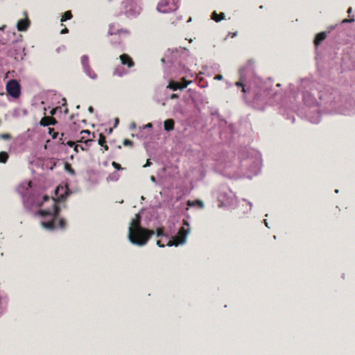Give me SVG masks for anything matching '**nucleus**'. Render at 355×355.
<instances>
[{"instance_id": "26", "label": "nucleus", "mask_w": 355, "mask_h": 355, "mask_svg": "<svg viewBox=\"0 0 355 355\" xmlns=\"http://www.w3.org/2000/svg\"><path fill=\"white\" fill-rule=\"evenodd\" d=\"M211 114L212 116H216V117L220 122H221L224 124H227L226 120L220 114L218 110H214V111L211 112Z\"/></svg>"}, {"instance_id": "21", "label": "nucleus", "mask_w": 355, "mask_h": 355, "mask_svg": "<svg viewBox=\"0 0 355 355\" xmlns=\"http://www.w3.org/2000/svg\"><path fill=\"white\" fill-rule=\"evenodd\" d=\"M187 205L189 207L198 206L199 208H203L204 207L203 202L200 200H189L187 202Z\"/></svg>"}, {"instance_id": "24", "label": "nucleus", "mask_w": 355, "mask_h": 355, "mask_svg": "<svg viewBox=\"0 0 355 355\" xmlns=\"http://www.w3.org/2000/svg\"><path fill=\"white\" fill-rule=\"evenodd\" d=\"M90 134H91V132L89 130H82L80 132V135L82 136H81L80 139H78L77 141L80 142V143L84 142L86 139H87V137L88 136H89Z\"/></svg>"}, {"instance_id": "10", "label": "nucleus", "mask_w": 355, "mask_h": 355, "mask_svg": "<svg viewBox=\"0 0 355 355\" xmlns=\"http://www.w3.org/2000/svg\"><path fill=\"white\" fill-rule=\"evenodd\" d=\"M6 92L8 95L14 98H18L21 94V86L19 82L15 79H11L8 81L6 86Z\"/></svg>"}, {"instance_id": "8", "label": "nucleus", "mask_w": 355, "mask_h": 355, "mask_svg": "<svg viewBox=\"0 0 355 355\" xmlns=\"http://www.w3.org/2000/svg\"><path fill=\"white\" fill-rule=\"evenodd\" d=\"M254 61L252 59L249 60L247 62L245 66L241 67L239 69V74L242 80L253 78L254 80L257 78L254 76Z\"/></svg>"}, {"instance_id": "38", "label": "nucleus", "mask_w": 355, "mask_h": 355, "mask_svg": "<svg viewBox=\"0 0 355 355\" xmlns=\"http://www.w3.org/2000/svg\"><path fill=\"white\" fill-rule=\"evenodd\" d=\"M164 235V234L163 229L162 228H157V236H162Z\"/></svg>"}, {"instance_id": "63", "label": "nucleus", "mask_w": 355, "mask_h": 355, "mask_svg": "<svg viewBox=\"0 0 355 355\" xmlns=\"http://www.w3.org/2000/svg\"><path fill=\"white\" fill-rule=\"evenodd\" d=\"M280 85H280L279 83H278V84H277V85H276V86H277V87H280Z\"/></svg>"}, {"instance_id": "56", "label": "nucleus", "mask_w": 355, "mask_h": 355, "mask_svg": "<svg viewBox=\"0 0 355 355\" xmlns=\"http://www.w3.org/2000/svg\"><path fill=\"white\" fill-rule=\"evenodd\" d=\"M103 147L104 148V149H105V150H108V148H108V146H107L106 144H104V146H103Z\"/></svg>"}, {"instance_id": "19", "label": "nucleus", "mask_w": 355, "mask_h": 355, "mask_svg": "<svg viewBox=\"0 0 355 355\" xmlns=\"http://www.w3.org/2000/svg\"><path fill=\"white\" fill-rule=\"evenodd\" d=\"M175 121L172 119H166L164 122V129L166 132H170L174 129Z\"/></svg>"}, {"instance_id": "45", "label": "nucleus", "mask_w": 355, "mask_h": 355, "mask_svg": "<svg viewBox=\"0 0 355 355\" xmlns=\"http://www.w3.org/2000/svg\"><path fill=\"white\" fill-rule=\"evenodd\" d=\"M153 128V125H152V123H150L144 125V128Z\"/></svg>"}, {"instance_id": "36", "label": "nucleus", "mask_w": 355, "mask_h": 355, "mask_svg": "<svg viewBox=\"0 0 355 355\" xmlns=\"http://www.w3.org/2000/svg\"><path fill=\"white\" fill-rule=\"evenodd\" d=\"M57 123H58V121L53 116H50L49 125H54Z\"/></svg>"}, {"instance_id": "13", "label": "nucleus", "mask_w": 355, "mask_h": 355, "mask_svg": "<svg viewBox=\"0 0 355 355\" xmlns=\"http://www.w3.org/2000/svg\"><path fill=\"white\" fill-rule=\"evenodd\" d=\"M261 171V162L259 160L256 159L252 161L250 166L248 168V174L246 175V178H252V176H255L259 174Z\"/></svg>"}, {"instance_id": "41", "label": "nucleus", "mask_w": 355, "mask_h": 355, "mask_svg": "<svg viewBox=\"0 0 355 355\" xmlns=\"http://www.w3.org/2000/svg\"><path fill=\"white\" fill-rule=\"evenodd\" d=\"M66 145L69 146V147H74L75 143L73 141H68L66 143Z\"/></svg>"}, {"instance_id": "31", "label": "nucleus", "mask_w": 355, "mask_h": 355, "mask_svg": "<svg viewBox=\"0 0 355 355\" xmlns=\"http://www.w3.org/2000/svg\"><path fill=\"white\" fill-rule=\"evenodd\" d=\"M64 168L66 171H67L70 173V175H74L76 174L75 171L72 168L70 164L66 163L64 165Z\"/></svg>"}, {"instance_id": "3", "label": "nucleus", "mask_w": 355, "mask_h": 355, "mask_svg": "<svg viewBox=\"0 0 355 355\" xmlns=\"http://www.w3.org/2000/svg\"><path fill=\"white\" fill-rule=\"evenodd\" d=\"M141 218L139 214L132 219L128 228V237L134 245L142 246L147 243L150 238L155 234L153 230L141 226Z\"/></svg>"}, {"instance_id": "64", "label": "nucleus", "mask_w": 355, "mask_h": 355, "mask_svg": "<svg viewBox=\"0 0 355 355\" xmlns=\"http://www.w3.org/2000/svg\"><path fill=\"white\" fill-rule=\"evenodd\" d=\"M259 8H260V9H263V6H259Z\"/></svg>"}, {"instance_id": "57", "label": "nucleus", "mask_w": 355, "mask_h": 355, "mask_svg": "<svg viewBox=\"0 0 355 355\" xmlns=\"http://www.w3.org/2000/svg\"><path fill=\"white\" fill-rule=\"evenodd\" d=\"M62 101H63L62 105H67V100L65 98H62Z\"/></svg>"}, {"instance_id": "11", "label": "nucleus", "mask_w": 355, "mask_h": 355, "mask_svg": "<svg viewBox=\"0 0 355 355\" xmlns=\"http://www.w3.org/2000/svg\"><path fill=\"white\" fill-rule=\"evenodd\" d=\"M191 82L187 81L184 78H182V82H177L173 80H169L168 85L166 88L173 91L178 89L182 90L186 88Z\"/></svg>"}, {"instance_id": "39", "label": "nucleus", "mask_w": 355, "mask_h": 355, "mask_svg": "<svg viewBox=\"0 0 355 355\" xmlns=\"http://www.w3.org/2000/svg\"><path fill=\"white\" fill-rule=\"evenodd\" d=\"M112 165L116 170L123 169L121 165L115 162H112Z\"/></svg>"}, {"instance_id": "2", "label": "nucleus", "mask_w": 355, "mask_h": 355, "mask_svg": "<svg viewBox=\"0 0 355 355\" xmlns=\"http://www.w3.org/2000/svg\"><path fill=\"white\" fill-rule=\"evenodd\" d=\"M247 80H242L240 78V81L236 82V85L238 87H241L242 92L254 101H264L269 96L275 94V93H271L270 85L266 83H263L259 78H255L248 85L244 83Z\"/></svg>"}, {"instance_id": "30", "label": "nucleus", "mask_w": 355, "mask_h": 355, "mask_svg": "<svg viewBox=\"0 0 355 355\" xmlns=\"http://www.w3.org/2000/svg\"><path fill=\"white\" fill-rule=\"evenodd\" d=\"M50 116H44L40 121V124L42 126H49Z\"/></svg>"}, {"instance_id": "40", "label": "nucleus", "mask_w": 355, "mask_h": 355, "mask_svg": "<svg viewBox=\"0 0 355 355\" xmlns=\"http://www.w3.org/2000/svg\"><path fill=\"white\" fill-rule=\"evenodd\" d=\"M354 21V18H351V19H345L343 20L342 23L343 24H345V23H351V22H353Z\"/></svg>"}, {"instance_id": "6", "label": "nucleus", "mask_w": 355, "mask_h": 355, "mask_svg": "<svg viewBox=\"0 0 355 355\" xmlns=\"http://www.w3.org/2000/svg\"><path fill=\"white\" fill-rule=\"evenodd\" d=\"M141 0H124L121 3V12L128 18L139 15L141 8Z\"/></svg>"}, {"instance_id": "58", "label": "nucleus", "mask_w": 355, "mask_h": 355, "mask_svg": "<svg viewBox=\"0 0 355 355\" xmlns=\"http://www.w3.org/2000/svg\"><path fill=\"white\" fill-rule=\"evenodd\" d=\"M352 8L350 7L348 8L347 12L349 14L352 12Z\"/></svg>"}, {"instance_id": "60", "label": "nucleus", "mask_w": 355, "mask_h": 355, "mask_svg": "<svg viewBox=\"0 0 355 355\" xmlns=\"http://www.w3.org/2000/svg\"><path fill=\"white\" fill-rule=\"evenodd\" d=\"M5 27H6V26H3L0 27V31H3Z\"/></svg>"}, {"instance_id": "20", "label": "nucleus", "mask_w": 355, "mask_h": 355, "mask_svg": "<svg viewBox=\"0 0 355 355\" xmlns=\"http://www.w3.org/2000/svg\"><path fill=\"white\" fill-rule=\"evenodd\" d=\"M211 18L212 20L215 21L216 22H219L222 19H225V13L220 12V14H218L216 11H214L211 13Z\"/></svg>"}, {"instance_id": "4", "label": "nucleus", "mask_w": 355, "mask_h": 355, "mask_svg": "<svg viewBox=\"0 0 355 355\" xmlns=\"http://www.w3.org/2000/svg\"><path fill=\"white\" fill-rule=\"evenodd\" d=\"M189 56V50L186 48H180L172 50L170 55L162 58L161 61L165 63L167 61L171 63V71L176 70L177 73H187L189 69L186 67L185 61Z\"/></svg>"}, {"instance_id": "47", "label": "nucleus", "mask_w": 355, "mask_h": 355, "mask_svg": "<svg viewBox=\"0 0 355 355\" xmlns=\"http://www.w3.org/2000/svg\"><path fill=\"white\" fill-rule=\"evenodd\" d=\"M136 128V124L135 123H132L130 125V128L131 130H134Z\"/></svg>"}, {"instance_id": "59", "label": "nucleus", "mask_w": 355, "mask_h": 355, "mask_svg": "<svg viewBox=\"0 0 355 355\" xmlns=\"http://www.w3.org/2000/svg\"><path fill=\"white\" fill-rule=\"evenodd\" d=\"M68 112H69V110L67 108H65V110H64V113L67 114Z\"/></svg>"}, {"instance_id": "16", "label": "nucleus", "mask_w": 355, "mask_h": 355, "mask_svg": "<svg viewBox=\"0 0 355 355\" xmlns=\"http://www.w3.org/2000/svg\"><path fill=\"white\" fill-rule=\"evenodd\" d=\"M120 59L123 65H127L128 67H132L135 64L132 59L127 54L124 53L120 55Z\"/></svg>"}, {"instance_id": "37", "label": "nucleus", "mask_w": 355, "mask_h": 355, "mask_svg": "<svg viewBox=\"0 0 355 355\" xmlns=\"http://www.w3.org/2000/svg\"><path fill=\"white\" fill-rule=\"evenodd\" d=\"M123 144L124 146H133V142L131 140L127 139H124Z\"/></svg>"}, {"instance_id": "14", "label": "nucleus", "mask_w": 355, "mask_h": 355, "mask_svg": "<svg viewBox=\"0 0 355 355\" xmlns=\"http://www.w3.org/2000/svg\"><path fill=\"white\" fill-rule=\"evenodd\" d=\"M122 33L128 34L129 31L126 29L119 28L116 27V25L114 24L110 25L109 31H108L109 35H119Z\"/></svg>"}, {"instance_id": "43", "label": "nucleus", "mask_w": 355, "mask_h": 355, "mask_svg": "<svg viewBox=\"0 0 355 355\" xmlns=\"http://www.w3.org/2000/svg\"><path fill=\"white\" fill-rule=\"evenodd\" d=\"M68 33H69V29L67 28H64L61 31L60 34H66Z\"/></svg>"}, {"instance_id": "54", "label": "nucleus", "mask_w": 355, "mask_h": 355, "mask_svg": "<svg viewBox=\"0 0 355 355\" xmlns=\"http://www.w3.org/2000/svg\"><path fill=\"white\" fill-rule=\"evenodd\" d=\"M6 40H3V39L0 38V44H6Z\"/></svg>"}, {"instance_id": "12", "label": "nucleus", "mask_w": 355, "mask_h": 355, "mask_svg": "<svg viewBox=\"0 0 355 355\" xmlns=\"http://www.w3.org/2000/svg\"><path fill=\"white\" fill-rule=\"evenodd\" d=\"M303 101L309 107L320 105L315 96L309 91H304L302 94Z\"/></svg>"}, {"instance_id": "23", "label": "nucleus", "mask_w": 355, "mask_h": 355, "mask_svg": "<svg viewBox=\"0 0 355 355\" xmlns=\"http://www.w3.org/2000/svg\"><path fill=\"white\" fill-rule=\"evenodd\" d=\"M94 141L93 139H87L83 143V145L80 146V148L82 150H87L92 144Z\"/></svg>"}, {"instance_id": "52", "label": "nucleus", "mask_w": 355, "mask_h": 355, "mask_svg": "<svg viewBox=\"0 0 355 355\" xmlns=\"http://www.w3.org/2000/svg\"><path fill=\"white\" fill-rule=\"evenodd\" d=\"M150 164H151V162H150V161L148 159V160L147 161L146 164L144 166V167L149 166H150Z\"/></svg>"}, {"instance_id": "34", "label": "nucleus", "mask_w": 355, "mask_h": 355, "mask_svg": "<svg viewBox=\"0 0 355 355\" xmlns=\"http://www.w3.org/2000/svg\"><path fill=\"white\" fill-rule=\"evenodd\" d=\"M0 138L5 139V140H8L12 138V136L10 134L5 133V134L0 135Z\"/></svg>"}, {"instance_id": "5", "label": "nucleus", "mask_w": 355, "mask_h": 355, "mask_svg": "<svg viewBox=\"0 0 355 355\" xmlns=\"http://www.w3.org/2000/svg\"><path fill=\"white\" fill-rule=\"evenodd\" d=\"M320 105L328 110L336 108L341 102L340 92L330 87H326L318 93Z\"/></svg>"}, {"instance_id": "28", "label": "nucleus", "mask_w": 355, "mask_h": 355, "mask_svg": "<svg viewBox=\"0 0 355 355\" xmlns=\"http://www.w3.org/2000/svg\"><path fill=\"white\" fill-rule=\"evenodd\" d=\"M73 17V15L71 13V10L66 11L64 15L62 17L61 21H65L67 20L71 19Z\"/></svg>"}, {"instance_id": "42", "label": "nucleus", "mask_w": 355, "mask_h": 355, "mask_svg": "<svg viewBox=\"0 0 355 355\" xmlns=\"http://www.w3.org/2000/svg\"><path fill=\"white\" fill-rule=\"evenodd\" d=\"M157 245L159 247H161V248H162V247H164V246H165V245H164V243H162V241H161V240H158V241H157Z\"/></svg>"}, {"instance_id": "55", "label": "nucleus", "mask_w": 355, "mask_h": 355, "mask_svg": "<svg viewBox=\"0 0 355 355\" xmlns=\"http://www.w3.org/2000/svg\"><path fill=\"white\" fill-rule=\"evenodd\" d=\"M119 119L116 118L115 119V123H114V127H116L117 124L119 123Z\"/></svg>"}, {"instance_id": "35", "label": "nucleus", "mask_w": 355, "mask_h": 355, "mask_svg": "<svg viewBox=\"0 0 355 355\" xmlns=\"http://www.w3.org/2000/svg\"><path fill=\"white\" fill-rule=\"evenodd\" d=\"M62 107L60 106H58L55 108H53L51 111H50V114L51 116H53V115H55L57 114V110H61Z\"/></svg>"}, {"instance_id": "53", "label": "nucleus", "mask_w": 355, "mask_h": 355, "mask_svg": "<svg viewBox=\"0 0 355 355\" xmlns=\"http://www.w3.org/2000/svg\"><path fill=\"white\" fill-rule=\"evenodd\" d=\"M28 184V187H27V189L28 188H31L32 187V182L31 181H28V182L27 183Z\"/></svg>"}, {"instance_id": "27", "label": "nucleus", "mask_w": 355, "mask_h": 355, "mask_svg": "<svg viewBox=\"0 0 355 355\" xmlns=\"http://www.w3.org/2000/svg\"><path fill=\"white\" fill-rule=\"evenodd\" d=\"M81 64L83 69L89 67L88 55H84L81 57Z\"/></svg>"}, {"instance_id": "46", "label": "nucleus", "mask_w": 355, "mask_h": 355, "mask_svg": "<svg viewBox=\"0 0 355 355\" xmlns=\"http://www.w3.org/2000/svg\"><path fill=\"white\" fill-rule=\"evenodd\" d=\"M215 79H216V80H222L223 79V76L220 75V74H218V75L216 76Z\"/></svg>"}, {"instance_id": "50", "label": "nucleus", "mask_w": 355, "mask_h": 355, "mask_svg": "<svg viewBox=\"0 0 355 355\" xmlns=\"http://www.w3.org/2000/svg\"><path fill=\"white\" fill-rule=\"evenodd\" d=\"M335 28V26H330L329 28H328V32L327 33H330L333 29Z\"/></svg>"}, {"instance_id": "25", "label": "nucleus", "mask_w": 355, "mask_h": 355, "mask_svg": "<svg viewBox=\"0 0 355 355\" xmlns=\"http://www.w3.org/2000/svg\"><path fill=\"white\" fill-rule=\"evenodd\" d=\"M128 73L127 70L123 67H118L115 69L114 74L119 76H122Z\"/></svg>"}, {"instance_id": "1", "label": "nucleus", "mask_w": 355, "mask_h": 355, "mask_svg": "<svg viewBox=\"0 0 355 355\" xmlns=\"http://www.w3.org/2000/svg\"><path fill=\"white\" fill-rule=\"evenodd\" d=\"M71 193L68 186L65 184L64 186L59 185L55 189V196L49 197L47 195L43 196V200L41 203L39 204V206L44 207V208L40 209L38 214L44 217H51L50 220H44L41 223L44 228L47 230L55 228V219L60 212V207L58 203L64 202Z\"/></svg>"}, {"instance_id": "9", "label": "nucleus", "mask_w": 355, "mask_h": 355, "mask_svg": "<svg viewBox=\"0 0 355 355\" xmlns=\"http://www.w3.org/2000/svg\"><path fill=\"white\" fill-rule=\"evenodd\" d=\"M177 0H161L157 10L162 13H168L175 11L178 9Z\"/></svg>"}, {"instance_id": "15", "label": "nucleus", "mask_w": 355, "mask_h": 355, "mask_svg": "<svg viewBox=\"0 0 355 355\" xmlns=\"http://www.w3.org/2000/svg\"><path fill=\"white\" fill-rule=\"evenodd\" d=\"M326 37H327V32L326 31L320 32L315 35L314 41H313L315 49H317L318 48V46H320L321 42L323 40H324Z\"/></svg>"}, {"instance_id": "61", "label": "nucleus", "mask_w": 355, "mask_h": 355, "mask_svg": "<svg viewBox=\"0 0 355 355\" xmlns=\"http://www.w3.org/2000/svg\"><path fill=\"white\" fill-rule=\"evenodd\" d=\"M60 49H61V47L58 48L57 51L59 52L60 51Z\"/></svg>"}, {"instance_id": "32", "label": "nucleus", "mask_w": 355, "mask_h": 355, "mask_svg": "<svg viewBox=\"0 0 355 355\" xmlns=\"http://www.w3.org/2000/svg\"><path fill=\"white\" fill-rule=\"evenodd\" d=\"M106 144V138L103 134L99 135L98 139V144L101 146H104V144Z\"/></svg>"}, {"instance_id": "44", "label": "nucleus", "mask_w": 355, "mask_h": 355, "mask_svg": "<svg viewBox=\"0 0 355 355\" xmlns=\"http://www.w3.org/2000/svg\"><path fill=\"white\" fill-rule=\"evenodd\" d=\"M179 97L178 94H172L170 96V98L171 99H175V98H178Z\"/></svg>"}, {"instance_id": "49", "label": "nucleus", "mask_w": 355, "mask_h": 355, "mask_svg": "<svg viewBox=\"0 0 355 355\" xmlns=\"http://www.w3.org/2000/svg\"><path fill=\"white\" fill-rule=\"evenodd\" d=\"M88 111L90 112V113H93L94 110V107L92 106H89L88 107Z\"/></svg>"}, {"instance_id": "29", "label": "nucleus", "mask_w": 355, "mask_h": 355, "mask_svg": "<svg viewBox=\"0 0 355 355\" xmlns=\"http://www.w3.org/2000/svg\"><path fill=\"white\" fill-rule=\"evenodd\" d=\"M9 155L5 151L0 152V162L5 164L8 159Z\"/></svg>"}, {"instance_id": "7", "label": "nucleus", "mask_w": 355, "mask_h": 355, "mask_svg": "<svg viewBox=\"0 0 355 355\" xmlns=\"http://www.w3.org/2000/svg\"><path fill=\"white\" fill-rule=\"evenodd\" d=\"M183 225L184 226L179 230L177 235L167 242V246H178L180 244H183L185 243L187 236L189 232V229L186 228L185 226L189 227V224L187 220H184Z\"/></svg>"}, {"instance_id": "18", "label": "nucleus", "mask_w": 355, "mask_h": 355, "mask_svg": "<svg viewBox=\"0 0 355 355\" xmlns=\"http://www.w3.org/2000/svg\"><path fill=\"white\" fill-rule=\"evenodd\" d=\"M58 214L56 216V218L55 219V228L51 229V230H53L57 227L63 230L67 226V223L64 218L58 219Z\"/></svg>"}, {"instance_id": "62", "label": "nucleus", "mask_w": 355, "mask_h": 355, "mask_svg": "<svg viewBox=\"0 0 355 355\" xmlns=\"http://www.w3.org/2000/svg\"><path fill=\"white\" fill-rule=\"evenodd\" d=\"M112 128H110V130H109V133L112 132Z\"/></svg>"}, {"instance_id": "51", "label": "nucleus", "mask_w": 355, "mask_h": 355, "mask_svg": "<svg viewBox=\"0 0 355 355\" xmlns=\"http://www.w3.org/2000/svg\"><path fill=\"white\" fill-rule=\"evenodd\" d=\"M76 123L73 122L71 125V129H76Z\"/></svg>"}, {"instance_id": "33", "label": "nucleus", "mask_w": 355, "mask_h": 355, "mask_svg": "<svg viewBox=\"0 0 355 355\" xmlns=\"http://www.w3.org/2000/svg\"><path fill=\"white\" fill-rule=\"evenodd\" d=\"M49 134L52 136L53 139H55L58 135V132H55L54 129L51 128H49Z\"/></svg>"}, {"instance_id": "17", "label": "nucleus", "mask_w": 355, "mask_h": 355, "mask_svg": "<svg viewBox=\"0 0 355 355\" xmlns=\"http://www.w3.org/2000/svg\"><path fill=\"white\" fill-rule=\"evenodd\" d=\"M30 25L28 19H20L17 23V29L19 31H25L28 29Z\"/></svg>"}, {"instance_id": "48", "label": "nucleus", "mask_w": 355, "mask_h": 355, "mask_svg": "<svg viewBox=\"0 0 355 355\" xmlns=\"http://www.w3.org/2000/svg\"><path fill=\"white\" fill-rule=\"evenodd\" d=\"M80 146L79 145H75L74 147H73V150L76 152V153H78V148L80 147Z\"/></svg>"}, {"instance_id": "22", "label": "nucleus", "mask_w": 355, "mask_h": 355, "mask_svg": "<svg viewBox=\"0 0 355 355\" xmlns=\"http://www.w3.org/2000/svg\"><path fill=\"white\" fill-rule=\"evenodd\" d=\"M85 73L92 79H96L97 75L96 73L92 69V68L89 67H85L83 69Z\"/></svg>"}]
</instances>
